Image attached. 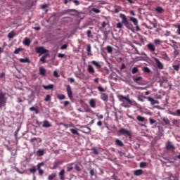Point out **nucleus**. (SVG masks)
Segmentation results:
<instances>
[{
    "label": "nucleus",
    "instance_id": "nucleus-40",
    "mask_svg": "<svg viewBox=\"0 0 180 180\" xmlns=\"http://www.w3.org/2000/svg\"><path fill=\"white\" fill-rule=\"evenodd\" d=\"M44 101L45 102H50V101H51V96H50V94H47L44 98Z\"/></svg>",
    "mask_w": 180,
    "mask_h": 180
},
{
    "label": "nucleus",
    "instance_id": "nucleus-54",
    "mask_svg": "<svg viewBox=\"0 0 180 180\" xmlns=\"http://www.w3.org/2000/svg\"><path fill=\"white\" fill-rule=\"evenodd\" d=\"M96 116L98 117V120L103 119V115H99V113H96Z\"/></svg>",
    "mask_w": 180,
    "mask_h": 180
},
{
    "label": "nucleus",
    "instance_id": "nucleus-45",
    "mask_svg": "<svg viewBox=\"0 0 180 180\" xmlns=\"http://www.w3.org/2000/svg\"><path fill=\"white\" fill-rule=\"evenodd\" d=\"M103 36H104L103 40H106L109 36V33L107 31H104Z\"/></svg>",
    "mask_w": 180,
    "mask_h": 180
},
{
    "label": "nucleus",
    "instance_id": "nucleus-7",
    "mask_svg": "<svg viewBox=\"0 0 180 180\" xmlns=\"http://www.w3.org/2000/svg\"><path fill=\"white\" fill-rule=\"evenodd\" d=\"M70 12H74L75 13H78V11L75 9H67L60 12V15L63 16V15H67L68 13H70Z\"/></svg>",
    "mask_w": 180,
    "mask_h": 180
},
{
    "label": "nucleus",
    "instance_id": "nucleus-42",
    "mask_svg": "<svg viewBox=\"0 0 180 180\" xmlns=\"http://www.w3.org/2000/svg\"><path fill=\"white\" fill-rule=\"evenodd\" d=\"M132 74H137L139 72V68L137 67H134L131 70Z\"/></svg>",
    "mask_w": 180,
    "mask_h": 180
},
{
    "label": "nucleus",
    "instance_id": "nucleus-44",
    "mask_svg": "<svg viewBox=\"0 0 180 180\" xmlns=\"http://www.w3.org/2000/svg\"><path fill=\"white\" fill-rule=\"evenodd\" d=\"M173 116H180V109L176 110V112H172Z\"/></svg>",
    "mask_w": 180,
    "mask_h": 180
},
{
    "label": "nucleus",
    "instance_id": "nucleus-50",
    "mask_svg": "<svg viewBox=\"0 0 180 180\" xmlns=\"http://www.w3.org/2000/svg\"><path fill=\"white\" fill-rule=\"evenodd\" d=\"M8 39H13V37H15V34L13 33V32L8 33Z\"/></svg>",
    "mask_w": 180,
    "mask_h": 180
},
{
    "label": "nucleus",
    "instance_id": "nucleus-1",
    "mask_svg": "<svg viewBox=\"0 0 180 180\" xmlns=\"http://www.w3.org/2000/svg\"><path fill=\"white\" fill-rule=\"evenodd\" d=\"M120 19H122V22H118L117 24V28L122 29L123 27V25H124L127 29H129V30H131V32H134V27L133 26V24L129 22V20H127V18H126V15L120 13Z\"/></svg>",
    "mask_w": 180,
    "mask_h": 180
},
{
    "label": "nucleus",
    "instance_id": "nucleus-43",
    "mask_svg": "<svg viewBox=\"0 0 180 180\" xmlns=\"http://www.w3.org/2000/svg\"><path fill=\"white\" fill-rule=\"evenodd\" d=\"M150 124H157V121L153 118H149Z\"/></svg>",
    "mask_w": 180,
    "mask_h": 180
},
{
    "label": "nucleus",
    "instance_id": "nucleus-63",
    "mask_svg": "<svg viewBox=\"0 0 180 180\" xmlns=\"http://www.w3.org/2000/svg\"><path fill=\"white\" fill-rule=\"evenodd\" d=\"M43 165H44V162H40V163H38L37 165V168H41V167H43Z\"/></svg>",
    "mask_w": 180,
    "mask_h": 180
},
{
    "label": "nucleus",
    "instance_id": "nucleus-12",
    "mask_svg": "<svg viewBox=\"0 0 180 180\" xmlns=\"http://www.w3.org/2000/svg\"><path fill=\"white\" fill-rule=\"evenodd\" d=\"M143 99H148V102H150L152 105H156V103H158V101L154 100V98L151 97L143 96Z\"/></svg>",
    "mask_w": 180,
    "mask_h": 180
},
{
    "label": "nucleus",
    "instance_id": "nucleus-6",
    "mask_svg": "<svg viewBox=\"0 0 180 180\" xmlns=\"http://www.w3.org/2000/svg\"><path fill=\"white\" fill-rule=\"evenodd\" d=\"M132 79L134 82H135L136 84H137L138 85H143V84H141L140 82L143 81V77L141 76H139V77H132Z\"/></svg>",
    "mask_w": 180,
    "mask_h": 180
},
{
    "label": "nucleus",
    "instance_id": "nucleus-48",
    "mask_svg": "<svg viewBox=\"0 0 180 180\" xmlns=\"http://www.w3.org/2000/svg\"><path fill=\"white\" fill-rule=\"evenodd\" d=\"M92 12H94V13H101V10L96 8H93L91 9Z\"/></svg>",
    "mask_w": 180,
    "mask_h": 180
},
{
    "label": "nucleus",
    "instance_id": "nucleus-39",
    "mask_svg": "<svg viewBox=\"0 0 180 180\" xmlns=\"http://www.w3.org/2000/svg\"><path fill=\"white\" fill-rule=\"evenodd\" d=\"M143 72H146V74H150V72H151V70H150V68H148V67H144Z\"/></svg>",
    "mask_w": 180,
    "mask_h": 180
},
{
    "label": "nucleus",
    "instance_id": "nucleus-46",
    "mask_svg": "<svg viewBox=\"0 0 180 180\" xmlns=\"http://www.w3.org/2000/svg\"><path fill=\"white\" fill-rule=\"evenodd\" d=\"M29 171L31 172V174H36V167H32V168L29 169Z\"/></svg>",
    "mask_w": 180,
    "mask_h": 180
},
{
    "label": "nucleus",
    "instance_id": "nucleus-33",
    "mask_svg": "<svg viewBox=\"0 0 180 180\" xmlns=\"http://www.w3.org/2000/svg\"><path fill=\"white\" fill-rule=\"evenodd\" d=\"M91 178H92V176H96V172H95V170L94 169H91L89 172Z\"/></svg>",
    "mask_w": 180,
    "mask_h": 180
},
{
    "label": "nucleus",
    "instance_id": "nucleus-38",
    "mask_svg": "<svg viewBox=\"0 0 180 180\" xmlns=\"http://www.w3.org/2000/svg\"><path fill=\"white\" fill-rule=\"evenodd\" d=\"M58 99H59V101H63V99H65V95L64 94H59L57 96Z\"/></svg>",
    "mask_w": 180,
    "mask_h": 180
},
{
    "label": "nucleus",
    "instance_id": "nucleus-35",
    "mask_svg": "<svg viewBox=\"0 0 180 180\" xmlns=\"http://www.w3.org/2000/svg\"><path fill=\"white\" fill-rule=\"evenodd\" d=\"M30 110H31V112H34L36 113V115H38V113L39 112V111L37 110V108H36L34 107L30 108Z\"/></svg>",
    "mask_w": 180,
    "mask_h": 180
},
{
    "label": "nucleus",
    "instance_id": "nucleus-3",
    "mask_svg": "<svg viewBox=\"0 0 180 180\" xmlns=\"http://www.w3.org/2000/svg\"><path fill=\"white\" fill-rule=\"evenodd\" d=\"M8 97H6V92L0 89V108H4L6 105Z\"/></svg>",
    "mask_w": 180,
    "mask_h": 180
},
{
    "label": "nucleus",
    "instance_id": "nucleus-64",
    "mask_svg": "<svg viewBox=\"0 0 180 180\" xmlns=\"http://www.w3.org/2000/svg\"><path fill=\"white\" fill-rule=\"evenodd\" d=\"M17 150L16 149L11 150V154L12 155H16Z\"/></svg>",
    "mask_w": 180,
    "mask_h": 180
},
{
    "label": "nucleus",
    "instance_id": "nucleus-51",
    "mask_svg": "<svg viewBox=\"0 0 180 180\" xmlns=\"http://www.w3.org/2000/svg\"><path fill=\"white\" fill-rule=\"evenodd\" d=\"M37 140H39V141H41V139L40 138H32L30 139V143H34V141H37Z\"/></svg>",
    "mask_w": 180,
    "mask_h": 180
},
{
    "label": "nucleus",
    "instance_id": "nucleus-25",
    "mask_svg": "<svg viewBox=\"0 0 180 180\" xmlns=\"http://www.w3.org/2000/svg\"><path fill=\"white\" fill-rule=\"evenodd\" d=\"M30 43H31V41H30V39L29 38H26L24 41H23V44H25V46H30Z\"/></svg>",
    "mask_w": 180,
    "mask_h": 180
},
{
    "label": "nucleus",
    "instance_id": "nucleus-19",
    "mask_svg": "<svg viewBox=\"0 0 180 180\" xmlns=\"http://www.w3.org/2000/svg\"><path fill=\"white\" fill-rule=\"evenodd\" d=\"M42 88L46 89V91H49V89H53V88H54V84L42 85Z\"/></svg>",
    "mask_w": 180,
    "mask_h": 180
},
{
    "label": "nucleus",
    "instance_id": "nucleus-53",
    "mask_svg": "<svg viewBox=\"0 0 180 180\" xmlns=\"http://www.w3.org/2000/svg\"><path fill=\"white\" fill-rule=\"evenodd\" d=\"M98 91L99 92H105V89H103V87H102L101 86H99L98 88H97Z\"/></svg>",
    "mask_w": 180,
    "mask_h": 180
},
{
    "label": "nucleus",
    "instance_id": "nucleus-13",
    "mask_svg": "<svg viewBox=\"0 0 180 180\" xmlns=\"http://www.w3.org/2000/svg\"><path fill=\"white\" fill-rule=\"evenodd\" d=\"M175 148V146L172 145L171 143V141H167L166 144V150H174Z\"/></svg>",
    "mask_w": 180,
    "mask_h": 180
},
{
    "label": "nucleus",
    "instance_id": "nucleus-10",
    "mask_svg": "<svg viewBox=\"0 0 180 180\" xmlns=\"http://www.w3.org/2000/svg\"><path fill=\"white\" fill-rule=\"evenodd\" d=\"M100 98L101 99V101H103V102H108L109 99V96H108V94L105 93H102Z\"/></svg>",
    "mask_w": 180,
    "mask_h": 180
},
{
    "label": "nucleus",
    "instance_id": "nucleus-21",
    "mask_svg": "<svg viewBox=\"0 0 180 180\" xmlns=\"http://www.w3.org/2000/svg\"><path fill=\"white\" fill-rule=\"evenodd\" d=\"M39 75L44 77L46 75V69L43 67H39Z\"/></svg>",
    "mask_w": 180,
    "mask_h": 180
},
{
    "label": "nucleus",
    "instance_id": "nucleus-62",
    "mask_svg": "<svg viewBox=\"0 0 180 180\" xmlns=\"http://www.w3.org/2000/svg\"><path fill=\"white\" fill-rule=\"evenodd\" d=\"M68 47V45H67V44H63V45L60 47V49H61V50H65Z\"/></svg>",
    "mask_w": 180,
    "mask_h": 180
},
{
    "label": "nucleus",
    "instance_id": "nucleus-37",
    "mask_svg": "<svg viewBox=\"0 0 180 180\" xmlns=\"http://www.w3.org/2000/svg\"><path fill=\"white\" fill-rule=\"evenodd\" d=\"M57 176V174L56 173H52L51 174H50L48 177L49 180H53L54 178H56V176Z\"/></svg>",
    "mask_w": 180,
    "mask_h": 180
},
{
    "label": "nucleus",
    "instance_id": "nucleus-15",
    "mask_svg": "<svg viewBox=\"0 0 180 180\" xmlns=\"http://www.w3.org/2000/svg\"><path fill=\"white\" fill-rule=\"evenodd\" d=\"M115 144L116 146H118V147H123L124 146V143H123V141L119 139H115Z\"/></svg>",
    "mask_w": 180,
    "mask_h": 180
},
{
    "label": "nucleus",
    "instance_id": "nucleus-20",
    "mask_svg": "<svg viewBox=\"0 0 180 180\" xmlns=\"http://www.w3.org/2000/svg\"><path fill=\"white\" fill-rule=\"evenodd\" d=\"M147 47L150 51H154L155 50V46L151 43L148 44Z\"/></svg>",
    "mask_w": 180,
    "mask_h": 180
},
{
    "label": "nucleus",
    "instance_id": "nucleus-58",
    "mask_svg": "<svg viewBox=\"0 0 180 180\" xmlns=\"http://www.w3.org/2000/svg\"><path fill=\"white\" fill-rule=\"evenodd\" d=\"M58 57L59 58H65V54H64V53H58Z\"/></svg>",
    "mask_w": 180,
    "mask_h": 180
},
{
    "label": "nucleus",
    "instance_id": "nucleus-49",
    "mask_svg": "<svg viewBox=\"0 0 180 180\" xmlns=\"http://www.w3.org/2000/svg\"><path fill=\"white\" fill-rule=\"evenodd\" d=\"M107 51L109 53H112L113 51V48L110 46H107Z\"/></svg>",
    "mask_w": 180,
    "mask_h": 180
},
{
    "label": "nucleus",
    "instance_id": "nucleus-26",
    "mask_svg": "<svg viewBox=\"0 0 180 180\" xmlns=\"http://www.w3.org/2000/svg\"><path fill=\"white\" fill-rule=\"evenodd\" d=\"M130 20L134 23V25H137L139 24V20L134 17H130Z\"/></svg>",
    "mask_w": 180,
    "mask_h": 180
},
{
    "label": "nucleus",
    "instance_id": "nucleus-57",
    "mask_svg": "<svg viewBox=\"0 0 180 180\" xmlns=\"http://www.w3.org/2000/svg\"><path fill=\"white\" fill-rule=\"evenodd\" d=\"M173 68H174V70H175V71H179V65H174Z\"/></svg>",
    "mask_w": 180,
    "mask_h": 180
},
{
    "label": "nucleus",
    "instance_id": "nucleus-60",
    "mask_svg": "<svg viewBox=\"0 0 180 180\" xmlns=\"http://www.w3.org/2000/svg\"><path fill=\"white\" fill-rule=\"evenodd\" d=\"M53 76L56 78H58V77H60V75H58V72H57V70L53 71Z\"/></svg>",
    "mask_w": 180,
    "mask_h": 180
},
{
    "label": "nucleus",
    "instance_id": "nucleus-2",
    "mask_svg": "<svg viewBox=\"0 0 180 180\" xmlns=\"http://www.w3.org/2000/svg\"><path fill=\"white\" fill-rule=\"evenodd\" d=\"M120 101L121 102H123V101H127L128 103H122L121 104V106L123 108H131V106H137V102H136L134 100H130L128 97H126L123 95H121L120 96Z\"/></svg>",
    "mask_w": 180,
    "mask_h": 180
},
{
    "label": "nucleus",
    "instance_id": "nucleus-8",
    "mask_svg": "<svg viewBox=\"0 0 180 180\" xmlns=\"http://www.w3.org/2000/svg\"><path fill=\"white\" fill-rule=\"evenodd\" d=\"M66 92L68 94V98L72 99V90L71 89V86L68 85L66 87Z\"/></svg>",
    "mask_w": 180,
    "mask_h": 180
},
{
    "label": "nucleus",
    "instance_id": "nucleus-41",
    "mask_svg": "<svg viewBox=\"0 0 180 180\" xmlns=\"http://www.w3.org/2000/svg\"><path fill=\"white\" fill-rule=\"evenodd\" d=\"M163 122L165 123V124L171 126V122H169V120H168V118H163Z\"/></svg>",
    "mask_w": 180,
    "mask_h": 180
},
{
    "label": "nucleus",
    "instance_id": "nucleus-52",
    "mask_svg": "<svg viewBox=\"0 0 180 180\" xmlns=\"http://www.w3.org/2000/svg\"><path fill=\"white\" fill-rule=\"evenodd\" d=\"M86 51H87V55L88 56H91V54L89 53L91 51V46L89 44L87 45V49H86Z\"/></svg>",
    "mask_w": 180,
    "mask_h": 180
},
{
    "label": "nucleus",
    "instance_id": "nucleus-34",
    "mask_svg": "<svg viewBox=\"0 0 180 180\" xmlns=\"http://www.w3.org/2000/svg\"><path fill=\"white\" fill-rule=\"evenodd\" d=\"M70 131L72 134H75L76 136H80V134L78 133V130L75 129H71Z\"/></svg>",
    "mask_w": 180,
    "mask_h": 180
},
{
    "label": "nucleus",
    "instance_id": "nucleus-29",
    "mask_svg": "<svg viewBox=\"0 0 180 180\" xmlns=\"http://www.w3.org/2000/svg\"><path fill=\"white\" fill-rule=\"evenodd\" d=\"M47 57H49V54H45L41 58H40V61L41 63H43V64H44V63H46V58H47Z\"/></svg>",
    "mask_w": 180,
    "mask_h": 180
},
{
    "label": "nucleus",
    "instance_id": "nucleus-9",
    "mask_svg": "<svg viewBox=\"0 0 180 180\" xmlns=\"http://www.w3.org/2000/svg\"><path fill=\"white\" fill-rule=\"evenodd\" d=\"M155 60L156 63L157 68H158V70H163L164 65L162 64V63H161V61H160L158 58H155Z\"/></svg>",
    "mask_w": 180,
    "mask_h": 180
},
{
    "label": "nucleus",
    "instance_id": "nucleus-32",
    "mask_svg": "<svg viewBox=\"0 0 180 180\" xmlns=\"http://www.w3.org/2000/svg\"><path fill=\"white\" fill-rule=\"evenodd\" d=\"M84 129L83 130V133H86L88 134V133H91V128L88 127H84Z\"/></svg>",
    "mask_w": 180,
    "mask_h": 180
},
{
    "label": "nucleus",
    "instance_id": "nucleus-28",
    "mask_svg": "<svg viewBox=\"0 0 180 180\" xmlns=\"http://www.w3.org/2000/svg\"><path fill=\"white\" fill-rule=\"evenodd\" d=\"M37 154L39 157L44 155V150L39 149L37 150Z\"/></svg>",
    "mask_w": 180,
    "mask_h": 180
},
{
    "label": "nucleus",
    "instance_id": "nucleus-11",
    "mask_svg": "<svg viewBox=\"0 0 180 180\" xmlns=\"http://www.w3.org/2000/svg\"><path fill=\"white\" fill-rule=\"evenodd\" d=\"M53 125H51V123L49 120H44L42 124V127L49 129V127H51Z\"/></svg>",
    "mask_w": 180,
    "mask_h": 180
},
{
    "label": "nucleus",
    "instance_id": "nucleus-22",
    "mask_svg": "<svg viewBox=\"0 0 180 180\" xmlns=\"http://www.w3.org/2000/svg\"><path fill=\"white\" fill-rule=\"evenodd\" d=\"M89 103L91 108H96V103H95V100H94L93 98L89 100Z\"/></svg>",
    "mask_w": 180,
    "mask_h": 180
},
{
    "label": "nucleus",
    "instance_id": "nucleus-24",
    "mask_svg": "<svg viewBox=\"0 0 180 180\" xmlns=\"http://www.w3.org/2000/svg\"><path fill=\"white\" fill-rule=\"evenodd\" d=\"M60 125L64 126L65 129H68V127H74V124L72 123H70V124L60 123Z\"/></svg>",
    "mask_w": 180,
    "mask_h": 180
},
{
    "label": "nucleus",
    "instance_id": "nucleus-55",
    "mask_svg": "<svg viewBox=\"0 0 180 180\" xmlns=\"http://www.w3.org/2000/svg\"><path fill=\"white\" fill-rule=\"evenodd\" d=\"M92 151H93L94 154H95L96 155H98V154H99L98 149H96L95 148H92Z\"/></svg>",
    "mask_w": 180,
    "mask_h": 180
},
{
    "label": "nucleus",
    "instance_id": "nucleus-27",
    "mask_svg": "<svg viewBox=\"0 0 180 180\" xmlns=\"http://www.w3.org/2000/svg\"><path fill=\"white\" fill-rule=\"evenodd\" d=\"M155 11L158 13H162L164 12V8L161 6H158L155 8Z\"/></svg>",
    "mask_w": 180,
    "mask_h": 180
},
{
    "label": "nucleus",
    "instance_id": "nucleus-16",
    "mask_svg": "<svg viewBox=\"0 0 180 180\" xmlns=\"http://www.w3.org/2000/svg\"><path fill=\"white\" fill-rule=\"evenodd\" d=\"M134 175H135V176H140V175H143V169H136L134 172Z\"/></svg>",
    "mask_w": 180,
    "mask_h": 180
},
{
    "label": "nucleus",
    "instance_id": "nucleus-4",
    "mask_svg": "<svg viewBox=\"0 0 180 180\" xmlns=\"http://www.w3.org/2000/svg\"><path fill=\"white\" fill-rule=\"evenodd\" d=\"M35 52L38 54H46V53H49V51L45 49L44 47L40 46L35 48Z\"/></svg>",
    "mask_w": 180,
    "mask_h": 180
},
{
    "label": "nucleus",
    "instance_id": "nucleus-56",
    "mask_svg": "<svg viewBox=\"0 0 180 180\" xmlns=\"http://www.w3.org/2000/svg\"><path fill=\"white\" fill-rule=\"evenodd\" d=\"M75 169L76 170V171H78V172H79V171H81V167H79V165H75Z\"/></svg>",
    "mask_w": 180,
    "mask_h": 180
},
{
    "label": "nucleus",
    "instance_id": "nucleus-59",
    "mask_svg": "<svg viewBox=\"0 0 180 180\" xmlns=\"http://www.w3.org/2000/svg\"><path fill=\"white\" fill-rule=\"evenodd\" d=\"M38 171H39V175H43V174H44V171L43 169H41V168H37Z\"/></svg>",
    "mask_w": 180,
    "mask_h": 180
},
{
    "label": "nucleus",
    "instance_id": "nucleus-5",
    "mask_svg": "<svg viewBox=\"0 0 180 180\" xmlns=\"http://www.w3.org/2000/svg\"><path fill=\"white\" fill-rule=\"evenodd\" d=\"M118 133L122 136H131V133L129 130H127L124 128H122L119 130Z\"/></svg>",
    "mask_w": 180,
    "mask_h": 180
},
{
    "label": "nucleus",
    "instance_id": "nucleus-61",
    "mask_svg": "<svg viewBox=\"0 0 180 180\" xmlns=\"http://www.w3.org/2000/svg\"><path fill=\"white\" fill-rule=\"evenodd\" d=\"M154 43L155 44H161V41L160 39H156L154 40Z\"/></svg>",
    "mask_w": 180,
    "mask_h": 180
},
{
    "label": "nucleus",
    "instance_id": "nucleus-17",
    "mask_svg": "<svg viewBox=\"0 0 180 180\" xmlns=\"http://www.w3.org/2000/svg\"><path fill=\"white\" fill-rule=\"evenodd\" d=\"M91 64H93V65H95L96 68H98V69L102 68V65H101V63L96 62V60L91 61Z\"/></svg>",
    "mask_w": 180,
    "mask_h": 180
},
{
    "label": "nucleus",
    "instance_id": "nucleus-18",
    "mask_svg": "<svg viewBox=\"0 0 180 180\" xmlns=\"http://www.w3.org/2000/svg\"><path fill=\"white\" fill-rule=\"evenodd\" d=\"M87 71H88V72H89V74H95V69L91 65H88Z\"/></svg>",
    "mask_w": 180,
    "mask_h": 180
},
{
    "label": "nucleus",
    "instance_id": "nucleus-31",
    "mask_svg": "<svg viewBox=\"0 0 180 180\" xmlns=\"http://www.w3.org/2000/svg\"><path fill=\"white\" fill-rule=\"evenodd\" d=\"M86 34L87 37H89V39H94V35H92V31H91L90 30H87Z\"/></svg>",
    "mask_w": 180,
    "mask_h": 180
},
{
    "label": "nucleus",
    "instance_id": "nucleus-30",
    "mask_svg": "<svg viewBox=\"0 0 180 180\" xmlns=\"http://www.w3.org/2000/svg\"><path fill=\"white\" fill-rule=\"evenodd\" d=\"M20 63H30V59H29L28 58H20Z\"/></svg>",
    "mask_w": 180,
    "mask_h": 180
},
{
    "label": "nucleus",
    "instance_id": "nucleus-47",
    "mask_svg": "<svg viewBox=\"0 0 180 180\" xmlns=\"http://www.w3.org/2000/svg\"><path fill=\"white\" fill-rule=\"evenodd\" d=\"M22 48L15 49L13 53L14 54H19V53H20V51H22Z\"/></svg>",
    "mask_w": 180,
    "mask_h": 180
},
{
    "label": "nucleus",
    "instance_id": "nucleus-36",
    "mask_svg": "<svg viewBox=\"0 0 180 180\" xmlns=\"http://www.w3.org/2000/svg\"><path fill=\"white\" fill-rule=\"evenodd\" d=\"M140 168H146L147 167V162H141L139 164Z\"/></svg>",
    "mask_w": 180,
    "mask_h": 180
},
{
    "label": "nucleus",
    "instance_id": "nucleus-23",
    "mask_svg": "<svg viewBox=\"0 0 180 180\" xmlns=\"http://www.w3.org/2000/svg\"><path fill=\"white\" fill-rule=\"evenodd\" d=\"M136 119L139 122H147V120L141 115H138Z\"/></svg>",
    "mask_w": 180,
    "mask_h": 180
},
{
    "label": "nucleus",
    "instance_id": "nucleus-14",
    "mask_svg": "<svg viewBox=\"0 0 180 180\" xmlns=\"http://www.w3.org/2000/svg\"><path fill=\"white\" fill-rule=\"evenodd\" d=\"M65 175V169H62L60 172H59V179L60 180H65V177L64 176Z\"/></svg>",
    "mask_w": 180,
    "mask_h": 180
}]
</instances>
